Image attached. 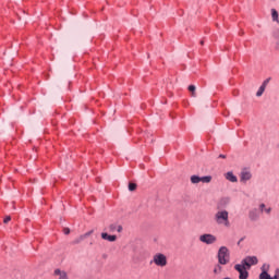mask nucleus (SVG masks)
<instances>
[{
	"instance_id": "obj_1",
	"label": "nucleus",
	"mask_w": 279,
	"mask_h": 279,
	"mask_svg": "<svg viewBox=\"0 0 279 279\" xmlns=\"http://www.w3.org/2000/svg\"><path fill=\"white\" fill-rule=\"evenodd\" d=\"M214 221L217 223V226H225V228H230V214L228 210H218L214 215Z\"/></svg>"
},
{
	"instance_id": "obj_2",
	"label": "nucleus",
	"mask_w": 279,
	"mask_h": 279,
	"mask_svg": "<svg viewBox=\"0 0 279 279\" xmlns=\"http://www.w3.org/2000/svg\"><path fill=\"white\" fill-rule=\"evenodd\" d=\"M219 265H228L230 263V250L227 246H220L217 253Z\"/></svg>"
},
{
	"instance_id": "obj_3",
	"label": "nucleus",
	"mask_w": 279,
	"mask_h": 279,
	"mask_svg": "<svg viewBox=\"0 0 279 279\" xmlns=\"http://www.w3.org/2000/svg\"><path fill=\"white\" fill-rule=\"evenodd\" d=\"M150 263H154V265H156V267H167V255L162 254V253H156L153 256V259Z\"/></svg>"
},
{
	"instance_id": "obj_4",
	"label": "nucleus",
	"mask_w": 279,
	"mask_h": 279,
	"mask_svg": "<svg viewBox=\"0 0 279 279\" xmlns=\"http://www.w3.org/2000/svg\"><path fill=\"white\" fill-rule=\"evenodd\" d=\"M192 184H199V182H203V184H210L213 182V177H198V175H192L191 177Z\"/></svg>"
},
{
	"instance_id": "obj_5",
	"label": "nucleus",
	"mask_w": 279,
	"mask_h": 279,
	"mask_svg": "<svg viewBox=\"0 0 279 279\" xmlns=\"http://www.w3.org/2000/svg\"><path fill=\"white\" fill-rule=\"evenodd\" d=\"M235 271H238L239 275V279H247L250 278V272H247V268L241 263V264H236L234 266Z\"/></svg>"
},
{
	"instance_id": "obj_6",
	"label": "nucleus",
	"mask_w": 279,
	"mask_h": 279,
	"mask_svg": "<svg viewBox=\"0 0 279 279\" xmlns=\"http://www.w3.org/2000/svg\"><path fill=\"white\" fill-rule=\"evenodd\" d=\"M201 243H205L206 245H213L217 241V236L210 234V233H205L199 236Z\"/></svg>"
},
{
	"instance_id": "obj_7",
	"label": "nucleus",
	"mask_w": 279,
	"mask_h": 279,
	"mask_svg": "<svg viewBox=\"0 0 279 279\" xmlns=\"http://www.w3.org/2000/svg\"><path fill=\"white\" fill-rule=\"evenodd\" d=\"M262 272L259 274V279H279V268L275 270V275L271 277L269 272L266 271L265 266L262 268Z\"/></svg>"
},
{
	"instance_id": "obj_8",
	"label": "nucleus",
	"mask_w": 279,
	"mask_h": 279,
	"mask_svg": "<svg viewBox=\"0 0 279 279\" xmlns=\"http://www.w3.org/2000/svg\"><path fill=\"white\" fill-rule=\"evenodd\" d=\"M247 269L252 267V265H258V258L256 256H247L241 262Z\"/></svg>"
},
{
	"instance_id": "obj_9",
	"label": "nucleus",
	"mask_w": 279,
	"mask_h": 279,
	"mask_svg": "<svg viewBox=\"0 0 279 279\" xmlns=\"http://www.w3.org/2000/svg\"><path fill=\"white\" fill-rule=\"evenodd\" d=\"M54 277L56 279H69V274L65 270L58 268L54 270Z\"/></svg>"
},
{
	"instance_id": "obj_10",
	"label": "nucleus",
	"mask_w": 279,
	"mask_h": 279,
	"mask_svg": "<svg viewBox=\"0 0 279 279\" xmlns=\"http://www.w3.org/2000/svg\"><path fill=\"white\" fill-rule=\"evenodd\" d=\"M241 182H247L248 180H252V172L247 170H243L240 174Z\"/></svg>"
},
{
	"instance_id": "obj_11",
	"label": "nucleus",
	"mask_w": 279,
	"mask_h": 279,
	"mask_svg": "<svg viewBox=\"0 0 279 279\" xmlns=\"http://www.w3.org/2000/svg\"><path fill=\"white\" fill-rule=\"evenodd\" d=\"M267 84H269V78L265 80L260 87L258 88L256 93V97H263V93H265V88H267Z\"/></svg>"
},
{
	"instance_id": "obj_12",
	"label": "nucleus",
	"mask_w": 279,
	"mask_h": 279,
	"mask_svg": "<svg viewBox=\"0 0 279 279\" xmlns=\"http://www.w3.org/2000/svg\"><path fill=\"white\" fill-rule=\"evenodd\" d=\"M260 215L258 214V209L254 208L248 213V218L251 221H258Z\"/></svg>"
},
{
	"instance_id": "obj_13",
	"label": "nucleus",
	"mask_w": 279,
	"mask_h": 279,
	"mask_svg": "<svg viewBox=\"0 0 279 279\" xmlns=\"http://www.w3.org/2000/svg\"><path fill=\"white\" fill-rule=\"evenodd\" d=\"M101 239H104V241H109V243H114V241H117V235H110L104 232L101 233Z\"/></svg>"
},
{
	"instance_id": "obj_14",
	"label": "nucleus",
	"mask_w": 279,
	"mask_h": 279,
	"mask_svg": "<svg viewBox=\"0 0 279 279\" xmlns=\"http://www.w3.org/2000/svg\"><path fill=\"white\" fill-rule=\"evenodd\" d=\"M110 232H123V227L121 225L112 223L109 226Z\"/></svg>"
},
{
	"instance_id": "obj_15",
	"label": "nucleus",
	"mask_w": 279,
	"mask_h": 279,
	"mask_svg": "<svg viewBox=\"0 0 279 279\" xmlns=\"http://www.w3.org/2000/svg\"><path fill=\"white\" fill-rule=\"evenodd\" d=\"M226 180H228L229 182H239V179L236 178V175H234V173L232 172H227L225 174Z\"/></svg>"
},
{
	"instance_id": "obj_16",
	"label": "nucleus",
	"mask_w": 279,
	"mask_h": 279,
	"mask_svg": "<svg viewBox=\"0 0 279 279\" xmlns=\"http://www.w3.org/2000/svg\"><path fill=\"white\" fill-rule=\"evenodd\" d=\"M221 271H223L221 264H217L214 266V270H213L214 276H220Z\"/></svg>"
},
{
	"instance_id": "obj_17",
	"label": "nucleus",
	"mask_w": 279,
	"mask_h": 279,
	"mask_svg": "<svg viewBox=\"0 0 279 279\" xmlns=\"http://www.w3.org/2000/svg\"><path fill=\"white\" fill-rule=\"evenodd\" d=\"M271 20L274 21V23L279 24V14L276 9H271Z\"/></svg>"
},
{
	"instance_id": "obj_18",
	"label": "nucleus",
	"mask_w": 279,
	"mask_h": 279,
	"mask_svg": "<svg viewBox=\"0 0 279 279\" xmlns=\"http://www.w3.org/2000/svg\"><path fill=\"white\" fill-rule=\"evenodd\" d=\"M189 90L190 93H192V97H197V94H195V90H196L195 85H190Z\"/></svg>"
},
{
	"instance_id": "obj_19",
	"label": "nucleus",
	"mask_w": 279,
	"mask_h": 279,
	"mask_svg": "<svg viewBox=\"0 0 279 279\" xmlns=\"http://www.w3.org/2000/svg\"><path fill=\"white\" fill-rule=\"evenodd\" d=\"M93 232H95V230H90L84 234L81 235V239H88V236H90V234H93Z\"/></svg>"
},
{
	"instance_id": "obj_20",
	"label": "nucleus",
	"mask_w": 279,
	"mask_h": 279,
	"mask_svg": "<svg viewBox=\"0 0 279 279\" xmlns=\"http://www.w3.org/2000/svg\"><path fill=\"white\" fill-rule=\"evenodd\" d=\"M82 241H84V239H82V235H80L78 238H76V239L73 241V244H74V245H77V244L82 243Z\"/></svg>"
},
{
	"instance_id": "obj_21",
	"label": "nucleus",
	"mask_w": 279,
	"mask_h": 279,
	"mask_svg": "<svg viewBox=\"0 0 279 279\" xmlns=\"http://www.w3.org/2000/svg\"><path fill=\"white\" fill-rule=\"evenodd\" d=\"M129 191H136V183H129Z\"/></svg>"
},
{
	"instance_id": "obj_22",
	"label": "nucleus",
	"mask_w": 279,
	"mask_h": 279,
	"mask_svg": "<svg viewBox=\"0 0 279 279\" xmlns=\"http://www.w3.org/2000/svg\"><path fill=\"white\" fill-rule=\"evenodd\" d=\"M10 221H12V217L7 216L3 220L4 223H10Z\"/></svg>"
},
{
	"instance_id": "obj_23",
	"label": "nucleus",
	"mask_w": 279,
	"mask_h": 279,
	"mask_svg": "<svg viewBox=\"0 0 279 279\" xmlns=\"http://www.w3.org/2000/svg\"><path fill=\"white\" fill-rule=\"evenodd\" d=\"M264 211L266 215H271V207L264 209Z\"/></svg>"
},
{
	"instance_id": "obj_24",
	"label": "nucleus",
	"mask_w": 279,
	"mask_h": 279,
	"mask_svg": "<svg viewBox=\"0 0 279 279\" xmlns=\"http://www.w3.org/2000/svg\"><path fill=\"white\" fill-rule=\"evenodd\" d=\"M63 232H64V234H71V229L70 228H64Z\"/></svg>"
},
{
	"instance_id": "obj_25",
	"label": "nucleus",
	"mask_w": 279,
	"mask_h": 279,
	"mask_svg": "<svg viewBox=\"0 0 279 279\" xmlns=\"http://www.w3.org/2000/svg\"><path fill=\"white\" fill-rule=\"evenodd\" d=\"M259 209H260V211L263 213V211L265 210V204L262 203V204L259 205Z\"/></svg>"
},
{
	"instance_id": "obj_26",
	"label": "nucleus",
	"mask_w": 279,
	"mask_h": 279,
	"mask_svg": "<svg viewBox=\"0 0 279 279\" xmlns=\"http://www.w3.org/2000/svg\"><path fill=\"white\" fill-rule=\"evenodd\" d=\"M222 202H225V204H228L230 202V199L225 198V199H222Z\"/></svg>"
},
{
	"instance_id": "obj_27",
	"label": "nucleus",
	"mask_w": 279,
	"mask_h": 279,
	"mask_svg": "<svg viewBox=\"0 0 279 279\" xmlns=\"http://www.w3.org/2000/svg\"><path fill=\"white\" fill-rule=\"evenodd\" d=\"M219 158H226V155H219Z\"/></svg>"
},
{
	"instance_id": "obj_28",
	"label": "nucleus",
	"mask_w": 279,
	"mask_h": 279,
	"mask_svg": "<svg viewBox=\"0 0 279 279\" xmlns=\"http://www.w3.org/2000/svg\"><path fill=\"white\" fill-rule=\"evenodd\" d=\"M201 45H204V40L201 41Z\"/></svg>"
}]
</instances>
